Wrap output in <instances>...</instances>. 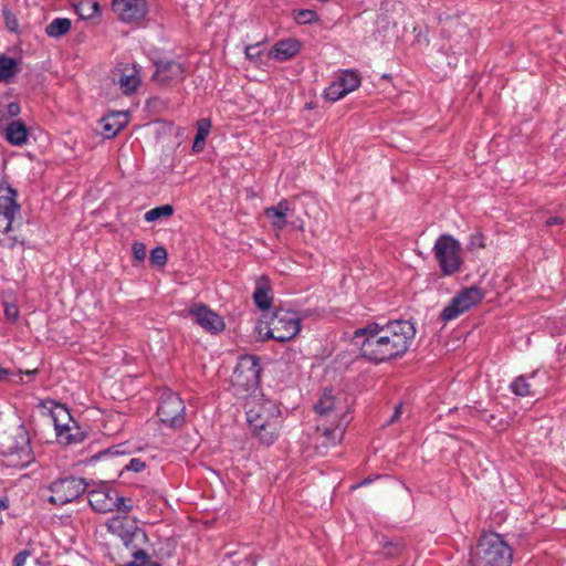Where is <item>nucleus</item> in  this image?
Instances as JSON below:
<instances>
[{
  "label": "nucleus",
  "mask_w": 566,
  "mask_h": 566,
  "mask_svg": "<svg viewBox=\"0 0 566 566\" xmlns=\"http://www.w3.org/2000/svg\"><path fill=\"white\" fill-rule=\"evenodd\" d=\"M416 336L415 325L406 319L389 321L385 324L373 322L357 328L352 342L365 359L381 364L403 356Z\"/></svg>",
  "instance_id": "obj_1"
},
{
  "label": "nucleus",
  "mask_w": 566,
  "mask_h": 566,
  "mask_svg": "<svg viewBox=\"0 0 566 566\" xmlns=\"http://www.w3.org/2000/svg\"><path fill=\"white\" fill-rule=\"evenodd\" d=\"M317 413L313 441L316 448L328 449L342 442L345 428L350 421L349 408L331 391H324L319 400L314 405Z\"/></svg>",
  "instance_id": "obj_2"
},
{
  "label": "nucleus",
  "mask_w": 566,
  "mask_h": 566,
  "mask_svg": "<svg viewBox=\"0 0 566 566\" xmlns=\"http://www.w3.org/2000/svg\"><path fill=\"white\" fill-rule=\"evenodd\" d=\"M245 408L247 422L253 437L263 446H272L279 439L283 426L280 406L260 396L250 398Z\"/></svg>",
  "instance_id": "obj_3"
},
{
  "label": "nucleus",
  "mask_w": 566,
  "mask_h": 566,
  "mask_svg": "<svg viewBox=\"0 0 566 566\" xmlns=\"http://www.w3.org/2000/svg\"><path fill=\"white\" fill-rule=\"evenodd\" d=\"M512 560L513 548L495 532L482 534L469 555L470 566H511Z\"/></svg>",
  "instance_id": "obj_4"
},
{
  "label": "nucleus",
  "mask_w": 566,
  "mask_h": 566,
  "mask_svg": "<svg viewBox=\"0 0 566 566\" xmlns=\"http://www.w3.org/2000/svg\"><path fill=\"white\" fill-rule=\"evenodd\" d=\"M301 331V318L291 310L277 308L269 321H260L255 333L261 340L274 339L285 343L293 339Z\"/></svg>",
  "instance_id": "obj_5"
},
{
  "label": "nucleus",
  "mask_w": 566,
  "mask_h": 566,
  "mask_svg": "<svg viewBox=\"0 0 566 566\" xmlns=\"http://www.w3.org/2000/svg\"><path fill=\"white\" fill-rule=\"evenodd\" d=\"M18 191L3 178L0 179V245L9 249L23 244L17 235H10L13 222L20 216Z\"/></svg>",
  "instance_id": "obj_6"
},
{
  "label": "nucleus",
  "mask_w": 566,
  "mask_h": 566,
  "mask_svg": "<svg viewBox=\"0 0 566 566\" xmlns=\"http://www.w3.org/2000/svg\"><path fill=\"white\" fill-rule=\"evenodd\" d=\"M434 258L443 275L449 276L461 270V244L451 234H441L433 245Z\"/></svg>",
  "instance_id": "obj_7"
},
{
  "label": "nucleus",
  "mask_w": 566,
  "mask_h": 566,
  "mask_svg": "<svg viewBox=\"0 0 566 566\" xmlns=\"http://www.w3.org/2000/svg\"><path fill=\"white\" fill-rule=\"evenodd\" d=\"M87 482L83 478L66 476L53 481L49 485L51 495L49 502L56 506H63L78 499L86 490Z\"/></svg>",
  "instance_id": "obj_8"
},
{
  "label": "nucleus",
  "mask_w": 566,
  "mask_h": 566,
  "mask_svg": "<svg viewBox=\"0 0 566 566\" xmlns=\"http://www.w3.org/2000/svg\"><path fill=\"white\" fill-rule=\"evenodd\" d=\"M159 420L169 428H179L185 423V405L178 394L164 389L157 407Z\"/></svg>",
  "instance_id": "obj_9"
},
{
  "label": "nucleus",
  "mask_w": 566,
  "mask_h": 566,
  "mask_svg": "<svg viewBox=\"0 0 566 566\" xmlns=\"http://www.w3.org/2000/svg\"><path fill=\"white\" fill-rule=\"evenodd\" d=\"M261 366L253 355L240 356L232 375V384L244 390L256 388L260 382Z\"/></svg>",
  "instance_id": "obj_10"
},
{
  "label": "nucleus",
  "mask_w": 566,
  "mask_h": 566,
  "mask_svg": "<svg viewBox=\"0 0 566 566\" xmlns=\"http://www.w3.org/2000/svg\"><path fill=\"white\" fill-rule=\"evenodd\" d=\"M483 297V293L479 287L471 286L463 289L460 293L451 298L449 304L440 313L443 322H450L476 305Z\"/></svg>",
  "instance_id": "obj_11"
},
{
  "label": "nucleus",
  "mask_w": 566,
  "mask_h": 566,
  "mask_svg": "<svg viewBox=\"0 0 566 566\" xmlns=\"http://www.w3.org/2000/svg\"><path fill=\"white\" fill-rule=\"evenodd\" d=\"M360 74L356 70H344L335 81L324 90L323 97L332 103L344 98L347 94L354 92L360 86Z\"/></svg>",
  "instance_id": "obj_12"
},
{
  "label": "nucleus",
  "mask_w": 566,
  "mask_h": 566,
  "mask_svg": "<svg viewBox=\"0 0 566 566\" xmlns=\"http://www.w3.org/2000/svg\"><path fill=\"white\" fill-rule=\"evenodd\" d=\"M87 499L91 507L97 513H108L124 504V497L118 496L115 490L105 484L88 491Z\"/></svg>",
  "instance_id": "obj_13"
},
{
  "label": "nucleus",
  "mask_w": 566,
  "mask_h": 566,
  "mask_svg": "<svg viewBox=\"0 0 566 566\" xmlns=\"http://www.w3.org/2000/svg\"><path fill=\"white\" fill-rule=\"evenodd\" d=\"M188 313L198 325L211 334H218L226 327L223 318L205 304L192 305Z\"/></svg>",
  "instance_id": "obj_14"
},
{
  "label": "nucleus",
  "mask_w": 566,
  "mask_h": 566,
  "mask_svg": "<svg viewBox=\"0 0 566 566\" xmlns=\"http://www.w3.org/2000/svg\"><path fill=\"white\" fill-rule=\"evenodd\" d=\"M142 69L136 63L119 64L116 67V84L125 95L134 94L142 84Z\"/></svg>",
  "instance_id": "obj_15"
},
{
  "label": "nucleus",
  "mask_w": 566,
  "mask_h": 566,
  "mask_svg": "<svg viewBox=\"0 0 566 566\" xmlns=\"http://www.w3.org/2000/svg\"><path fill=\"white\" fill-rule=\"evenodd\" d=\"M153 80L161 85H169L182 82L185 67L181 63L172 60H159L155 62Z\"/></svg>",
  "instance_id": "obj_16"
},
{
  "label": "nucleus",
  "mask_w": 566,
  "mask_h": 566,
  "mask_svg": "<svg viewBox=\"0 0 566 566\" xmlns=\"http://www.w3.org/2000/svg\"><path fill=\"white\" fill-rule=\"evenodd\" d=\"M113 10L124 22H136L147 13L146 0H113Z\"/></svg>",
  "instance_id": "obj_17"
},
{
  "label": "nucleus",
  "mask_w": 566,
  "mask_h": 566,
  "mask_svg": "<svg viewBox=\"0 0 566 566\" xmlns=\"http://www.w3.org/2000/svg\"><path fill=\"white\" fill-rule=\"evenodd\" d=\"M48 403L50 405L49 411L54 424L56 436H63L61 431L64 432L65 430H70V426L75 423V421L73 420L69 409L65 406L53 400L48 401ZM43 406L45 407L46 402H44Z\"/></svg>",
  "instance_id": "obj_18"
},
{
  "label": "nucleus",
  "mask_w": 566,
  "mask_h": 566,
  "mask_svg": "<svg viewBox=\"0 0 566 566\" xmlns=\"http://www.w3.org/2000/svg\"><path fill=\"white\" fill-rule=\"evenodd\" d=\"M538 371H533L530 375H521L516 377L510 385L511 391L521 397L535 396L541 392L539 386L535 379L538 377Z\"/></svg>",
  "instance_id": "obj_19"
},
{
  "label": "nucleus",
  "mask_w": 566,
  "mask_h": 566,
  "mask_svg": "<svg viewBox=\"0 0 566 566\" xmlns=\"http://www.w3.org/2000/svg\"><path fill=\"white\" fill-rule=\"evenodd\" d=\"M21 440L20 446L10 448L8 458L10 465L24 468L33 461V454L25 433L21 436Z\"/></svg>",
  "instance_id": "obj_20"
},
{
  "label": "nucleus",
  "mask_w": 566,
  "mask_h": 566,
  "mask_svg": "<svg viewBox=\"0 0 566 566\" xmlns=\"http://www.w3.org/2000/svg\"><path fill=\"white\" fill-rule=\"evenodd\" d=\"M29 135L30 132L28 126L20 119L11 120L4 129L6 140L15 147H21L28 144Z\"/></svg>",
  "instance_id": "obj_21"
},
{
  "label": "nucleus",
  "mask_w": 566,
  "mask_h": 566,
  "mask_svg": "<svg viewBox=\"0 0 566 566\" xmlns=\"http://www.w3.org/2000/svg\"><path fill=\"white\" fill-rule=\"evenodd\" d=\"M292 211L290 202L286 199H282L276 206L265 208L264 214L274 228L281 230L286 227L287 216Z\"/></svg>",
  "instance_id": "obj_22"
},
{
  "label": "nucleus",
  "mask_w": 566,
  "mask_h": 566,
  "mask_svg": "<svg viewBox=\"0 0 566 566\" xmlns=\"http://www.w3.org/2000/svg\"><path fill=\"white\" fill-rule=\"evenodd\" d=\"M301 50L300 41L289 38L279 41L270 51V56L277 61H287L294 57Z\"/></svg>",
  "instance_id": "obj_23"
},
{
  "label": "nucleus",
  "mask_w": 566,
  "mask_h": 566,
  "mask_svg": "<svg viewBox=\"0 0 566 566\" xmlns=\"http://www.w3.org/2000/svg\"><path fill=\"white\" fill-rule=\"evenodd\" d=\"M127 116L123 113H113L102 118V135L105 138L115 137L126 125Z\"/></svg>",
  "instance_id": "obj_24"
},
{
  "label": "nucleus",
  "mask_w": 566,
  "mask_h": 566,
  "mask_svg": "<svg viewBox=\"0 0 566 566\" xmlns=\"http://www.w3.org/2000/svg\"><path fill=\"white\" fill-rule=\"evenodd\" d=\"M19 72L20 67L15 59L6 54L0 55V83H11Z\"/></svg>",
  "instance_id": "obj_25"
},
{
  "label": "nucleus",
  "mask_w": 566,
  "mask_h": 566,
  "mask_svg": "<svg viewBox=\"0 0 566 566\" xmlns=\"http://www.w3.org/2000/svg\"><path fill=\"white\" fill-rule=\"evenodd\" d=\"M211 129V120L209 118H201L197 122V133L192 144V150L200 153L203 150L206 145V138L208 137Z\"/></svg>",
  "instance_id": "obj_26"
},
{
  "label": "nucleus",
  "mask_w": 566,
  "mask_h": 566,
  "mask_svg": "<svg viewBox=\"0 0 566 566\" xmlns=\"http://www.w3.org/2000/svg\"><path fill=\"white\" fill-rule=\"evenodd\" d=\"M73 6L76 13L85 20L94 18L101 10L96 0H77Z\"/></svg>",
  "instance_id": "obj_27"
},
{
  "label": "nucleus",
  "mask_w": 566,
  "mask_h": 566,
  "mask_svg": "<svg viewBox=\"0 0 566 566\" xmlns=\"http://www.w3.org/2000/svg\"><path fill=\"white\" fill-rule=\"evenodd\" d=\"M71 29V20L67 18H55L46 28L45 33L50 38H60L66 34Z\"/></svg>",
  "instance_id": "obj_28"
},
{
  "label": "nucleus",
  "mask_w": 566,
  "mask_h": 566,
  "mask_svg": "<svg viewBox=\"0 0 566 566\" xmlns=\"http://www.w3.org/2000/svg\"><path fill=\"white\" fill-rule=\"evenodd\" d=\"M253 301L260 310H269L272 305V296L265 283H259L253 293Z\"/></svg>",
  "instance_id": "obj_29"
},
{
  "label": "nucleus",
  "mask_w": 566,
  "mask_h": 566,
  "mask_svg": "<svg viewBox=\"0 0 566 566\" xmlns=\"http://www.w3.org/2000/svg\"><path fill=\"white\" fill-rule=\"evenodd\" d=\"M174 207L171 205H163L155 207L144 214L146 222H155L161 218H169L174 214Z\"/></svg>",
  "instance_id": "obj_30"
},
{
  "label": "nucleus",
  "mask_w": 566,
  "mask_h": 566,
  "mask_svg": "<svg viewBox=\"0 0 566 566\" xmlns=\"http://www.w3.org/2000/svg\"><path fill=\"white\" fill-rule=\"evenodd\" d=\"M63 436H56L60 442L64 444H73L82 442L85 438V433L81 430V428L75 423L70 426V430H65L62 432Z\"/></svg>",
  "instance_id": "obj_31"
},
{
  "label": "nucleus",
  "mask_w": 566,
  "mask_h": 566,
  "mask_svg": "<svg viewBox=\"0 0 566 566\" xmlns=\"http://www.w3.org/2000/svg\"><path fill=\"white\" fill-rule=\"evenodd\" d=\"M133 557V560L127 563L126 566H159L157 563L151 562L143 549L134 552Z\"/></svg>",
  "instance_id": "obj_32"
},
{
  "label": "nucleus",
  "mask_w": 566,
  "mask_h": 566,
  "mask_svg": "<svg viewBox=\"0 0 566 566\" xmlns=\"http://www.w3.org/2000/svg\"><path fill=\"white\" fill-rule=\"evenodd\" d=\"M167 250L161 245L150 251V262L153 265L164 266L167 263Z\"/></svg>",
  "instance_id": "obj_33"
},
{
  "label": "nucleus",
  "mask_w": 566,
  "mask_h": 566,
  "mask_svg": "<svg viewBox=\"0 0 566 566\" xmlns=\"http://www.w3.org/2000/svg\"><path fill=\"white\" fill-rule=\"evenodd\" d=\"M317 19V13L314 10L300 9L295 12V20L302 24L312 23Z\"/></svg>",
  "instance_id": "obj_34"
},
{
  "label": "nucleus",
  "mask_w": 566,
  "mask_h": 566,
  "mask_svg": "<svg viewBox=\"0 0 566 566\" xmlns=\"http://www.w3.org/2000/svg\"><path fill=\"white\" fill-rule=\"evenodd\" d=\"M132 254L135 261L143 262L146 259V247L143 242L136 241L132 245Z\"/></svg>",
  "instance_id": "obj_35"
},
{
  "label": "nucleus",
  "mask_w": 566,
  "mask_h": 566,
  "mask_svg": "<svg viewBox=\"0 0 566 566\" xmlns=\"http://www.w3.org/2000/svg\"><path fill=\"white\" fill-rule=\"evenodd\" d=\"M146 464L144 461H142L140 459H137V458H133L129 460V462L125 465V469L127 471H133V472H140L145 469Z\"/></svg>",
  "instance_id": "obj_36"
},
{
  "label": "nucleus",
  "mask_w": 566,
  "mask_h": 566,
  "mask_svg": "<svg viewBox=\"0 0 566 566\" xmlns=\"http://www.w3.org/2000/svg\"><path fill=\"white\" fill-rule=\"evenodd\" d=\"M31 556V552L29 549H22L13 558L12 564L13 566H24L27 563V559Z\"/></svg>",
  "instance_id": "obj_37"
},
{
  "label": "nucleus",
  "mask_w": 566,
  "mask_h": 566,
  "mask_svg": "<svg viewBox=\"0 0 566 566\" xmlns=\"http://www.w3.org/2000/svg\"><path fill=\"white\" fill-rule=\"evenodd\" d=\"M469 244L471 248L483 249L485 247L483 234L480 232L471 234Z\"/></svg>",
  "instance_id": "obj_38"
},
{
  "label": "nucleus",
  "mask_w": 566,
  "mask_h": 566,
  "mask_svg": "<svg viewBox=\"0 0 566 566\" xmlns=\"http://www.w3.org/2000/svg\"><path fill=\"white\" fill-rule=\"evenodd\" d=\"M4 315L9 321L14 322L19 316L18 306L15 304H6L4 305Z\"/></svg>",
  "instance_id": "obj_39"
},
{
  "label": "nucleus",
  "mask_w": 566,
  "mask_h": 566,
  "mask_svg": "<svg viewBox=\"0 0 566 566\" xmlns=\"http://www.w3.org/2000/svg\"><path fill=\"white\" fill-rule=\"evenodd\" d=\"M7 117H17L21 113L20 104L17 102H11L8 105H4Z\"/></svg>",
  "instance_id": "obj_40"
},
{
  "label": "nucleus",
  "mask_w": 566,
  "mask_h": 566,
  "mask_svg": "<svg viewBox=\"0 0 566 566\" xmlns=\"http://www.w3.org/2000/svg\"><path fill=\"white\" fill-rule=\"evenodd\" d=\"M123 526H124V520L120 517H114L108 524V530L114 533H118L120 536H124V534L120 533V530L123 528Z\"/></svg>",
  "instance_id": "obj_41"
},
{
  "label": "nucleus",
  "mask_w": 566,
  "mask_h": 566,
  "mask_svg": "<svg viewBox=\"0 0 566 566\" xmlns=\"http://www.w3.org/2000/svg\"><path fill=\"white\" fill-rule=\"evenodd\" d=\"M260 52L258 51L256 44H250L245 46V56L247 59L254 61L259 57Z\"/></svg>",
  "instance_id": "obj_42"
},
{
  "label": "nucleus",
  "mask_w": 566,
  "mask_h": 566,
  "mask_svg": "<svg viewBox=\"0 0 566 566\" xmlns=\"http://www.w3.org/2000/svg\"><path fill=\"white\" fill-rule=\"evenodd\" d=\"M401 408H402L401 403L395 407V410H394L391 417L389 418V420L386 422V424H391V423L396 422L400 418V416H401Z\"/></svg>",
  "instance_id": "obj_43"
},
{
  "label": "nucleus",
  "mask_w": 566,
  "mask_h": 566,
  "mask_svg": "<svg viewBox=\"0 0 566 566\" xmlns=\"http://www.w3.org/2000/svg\"><path fill=\"white\" fill-rule=\"evenodd\" d=\"M563 222V219L559 218V217H549L547 220H546V226L547 227H553L555 224H560Z\"/></svg>",
  "instance_id": "obj_44"
},
{
  "label": "nucleus",
  "mask_w": 566,
  "mask_h": 566,
  "mask_svg": "<svg viewBox=\"0 0 566 566\" xmlns=\"http://www.w3.org/2000/svg\"><path fill=\"white\" fill-rule=\"evenodd\" d=\"M4 105L0 102V125L7 119Z\"/></svg>",
  "instance_id": "obj_45"
},
{
  "label": "nucleus",
  "mask_w": 566,
  "mask_h": 566,
  "mask_svg": "<svg viewBox=\"0 0 566 566\" xmlns=\"http://www.w3.org/2000/svg\"><path fill=\"white\" fill-rule=\"evenodd\" d=\"M124 513H128L132 510V505L126 504V500L124 499V504H120V509H117Z\"/></svg>",
  "instance_id": "obj_46"
},
{
  "label": "nucleus",
  "mask_w": 566,
  "mask_h": 566,
  "mask_svg": "<svg viewBox=\"0 0 566 566\" xmlns=\"http://www.w3.org/2000/svg\"><path fill=\"white\" fill-rule=\"evenodd\" d=\"M17 24H18V23H17V21H15V20H12V21L8 20V21H7V27H8V29H9V30H11V31H15V30H17Z\"/></svg>",
  "instance_id": "obj_47"
},
{
  "label": "nucleus",
  "mask_w": 566,
  "mask_h": 566,
  "mask_svg": "<svg viewBox=\"0 0 566 566\" xmlns=\"http://www.w3.org/2000/svg\"><path fill=\"white\" fill-rule=\"evenodd\" d=\"M9 370L0 366V380L4 379L7 376H9Z\"/></svg>",
  "instance_id": "obj_48"
},
{
  "label": "nucleus",
  "mask_w": 566,
  "mask_h": 566,
  "mask_svg": "<svg viewBox=\"0 0 566 566\" xmlns=\"http://www.w3.org/2000/svg\"><path fill=\"white\" fill-rule=\"evenodd\" d=\"M368 483H369V480H364L360 484H361V485H366V484H368Z\"/></svg>",
  "instance_id": "obj_49"
},
{
  "label": "nucleus",
  "mask_w": 566,
  "mask_h": 566,
  "mask_svg": "<svg viewBox=\"0 0 566 566\" xmlns=\"http://www.w3.org/2000/svg\"><path fill=\"white\" fill-rule=\"evenodd\" d=\"M306 107L310 109L313 108L312 104H307Z\"/></svg>",
  "instance_id": "obj_50"
}]
</instances>
